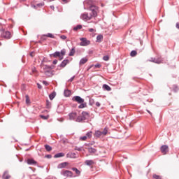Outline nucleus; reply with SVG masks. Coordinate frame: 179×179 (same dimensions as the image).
I'll return each mask as SVG.
<instances>
[{
    "instance_id": "obj_1",
    "label": "nucleus",
    "mask_w": 179,
    "mask_h": 179,
    "mask_svg": "<svg viewBox=\"0 0 179 179\" xmlns=\"http://www.w3.org/2000/svg\"><path fill=\"white\" fill-rule=\"evenodd\" d=\"M90 10L91 11L90 14L87 13L81 14L80 19L85 20V22H87V20H90L92 17H96L97 16V12H99V7L92 5L90 6Z\"/></svg>"
},
{
    "instance_id": "obj_2",
    "label": "nucleus",
    "mask_w": 179,
    "mask_h": 179,
    "mask_svg": "<svg viewBox=\"0 0 179 179\" xmlns=\"http://www.w3.org/2000/svg\"><path fill=\"white\" fill-rule=\"evenodd\" d=\"M89 118H90V113L87 111H83L81 115L77 117L76 122H85L89 121Z\"/></svg>"
},
{
    "instance_id": "obj_3",
    "label": "nucleus",
    "mask_w": 179,
    "mask_h": 179,
    "mask_svg": "<svg viewBox=\"0 0 179 179\" xmlns=\"http://www.w3.org/2000/svg\"><path fill=\"white\" fill-rule=\"evenodd\" d=\"M65 54H66V50L65 49H62L61 52L56 51L54 53L50 54V57H53V58H59V61H62Z\"/></svg>"
},
{
    "instance_id": "obj_4",
    "label": "nucleus",
    "mask_w": 179,
    "mask_h": 179,
    "mask_svg": "<svg viewBox=\"0 0 179 179\" xmlns=\"http://www.w3.org/2000/svg\"><path fill=\"white\" fill-rule=\"evenodd\" d=\"M43 73H45L46 76H48L50 78L54 75V73H52V66L45 65L43 66Z\"/></svg>"
},
{
    "instance_id": "obj_5",
    "label": "nucleus",
    "mask_w": 179,
    "mask_h": 179,
    "mask_svg": "<svg viewBox=\"0 0 179 179\" xmlns=\"http://www.w3.org/2000/svg\"><path fill=\"white\" fill-rule=\"evenodd\" d=\"M0 31L1 32V37L3 38H7L9 40L12 37V34H10V32L9 31H5V29H0Z\"/></svg>"
},
{
    "instance_id": "obj_6",
    "label": "nucleus",
    "mask_w": 179,
    "mask_h": 179,
    "mask_svg": "<svg viewBox=\"0 0 179 179\" xmlns=\"http://www.w3.org/2000/svg\"><path fill=\"white\" fill-rule=\"evenodd\" d=\"M61 176H63V177H71L72 178L73 176V173L72 171H69V170H62L60 172Z\"/></svg>"
},
{
    "instance_id": "obj_7",
    "label": "nucleus",
    "mask_w": 179,
    "mask_h": 179,
    "mask_svg": "<svg viewBox=\"0 0 179 179\" xmlns=\"http://www.w3.org/2000/svg\"><path fill=\"white\" fill-rule=\"evenodd\" d=\"M80 40L81 41L80 43V45H81V47H86L90 44V41L87 40L86 38H80Z\"/></svg>"
},
{
    "instance_id": "obj_8",
    "label": "nucleus",
    "mask_w": 179,
    "mask_h": 179,
    "mask_svg": "<svg viewBox=\"0 0 179 179\" xmlns=\"http://www.w3.org/2000/svg\"><path fill=\"white\" fill-rule=\"evenodd\" d=\"M73 101H76V103H78V104L85 103V99H83L82 97L79 96H75L72 99Z\"/></svg>"
},
{
    "instance_id": "obj_9",
    "label": "nucleus",
    "mask_w": 179,
    "mask_h": 179,
    "mask_svg": "<svg viewBox=\"0 0 179 179\" xmlns=\"http://www.w3.org/2000/svg\"><path fill=\"white\" fill-rule=\"evenodd\" d=\"M69 117L70 121H76V118H78V113H71L69 114Z\"/></svg>"
},
{
    "instance_id": "obj_10",
    "label": "nucleus",
    "mask_w": 179,
    "mask_h": 179,
    "mask_svg": "<svg viewBox=\"0 0 179 179\" xmlns=\"http://www.w3.org/2000/svg\"><path fill=\"white\" fill-rule=\"evenodd\" d=\"M69 64V59H64L60 65L58 66L59 68H65L66 65Z\"/></svg>"
},
{
    "instance_id": "obj_11",
    "label": "nucleus",
    "mask_w": 179,
    "mask_h": 179,
    "mask_svg": "<svg viewBox=\"0 0 179 179\" xmlns=\"http://www.w3.org/2000/svg\"><path fill=\"white\" fill-rule=\"evenodd\" d=\"M161 152L164 155H166L169 152V146L167 145H164L161 147Z\"/></svg>"
},
{
    "instance_id": "obj_12",
    "label": "nucleus",
    "mask_w": 179,
    "mask_h": 179,
    "mask_svg": "<svg viewBox=\"0 0 179 179\" xmlns=\"http://www.w3.org/2000/svg\"><path fill=\"white\" fill-rule=\"evenodd\" d=\"M87 61H89V59H87V57H83L82 58L80 62H79V65L80 66H81V65H85V64H86V62H87Z\"/></svg>"
},
{
    "instance_id": "obj_13",
    "label": "nucleus",
    "mask_w": 179,
    "mask_h": 179,
    "mask_svg": "<svg viewBox=\"0 0 179 179\" xmlns=\"http://www.w3.org/2000/svg\"><path fill=\"white\" fill-rule=\"evenodd\" d=\"M150 62H154L155 64H162V59L151 58Z\"/></svg>"
},
{
    "instance_id": "obj_14",
    "label": "nucleus",
    "mask_w": 179,
    "mask_h": 179,
    "mask_svg": "<svg viewBox=\"0 0 179 179\" xmlns=\"http://www.w3.org/2000/svg\"><path fill=\"white\" fill-rule=\"evenodd\" d=\"M76 154L75 152H69L66 154V157L69 159H75Z\"/></svg>"
},
{
    "instance_id": "obj_15",
    "label": "nucleus",
    "mask_w": 179,
    "mask_h": 179,
    "mask_svg": "<svg viewBox=\"0 0 179 179\" xmlns=\"http://www.w3.org/2000/svg\"><path fill=\"white\" fill-rule=\"evenodd\" d=\"M2 178L3 179H10V176L9 175V172L8 171H6L3 176H2Z\"/></svg>"
},
{
    "instance_id": "obj_16",
    "label": "nucleus",
    "mask_w": 179,
    "mask_h": 179,
    "mask_svg": "<svg viewBox=\"0 0 179 179\" xmlns=\"http://www.w3.org/2000/svg\"><path fill=\"white\" fill-rule=\"evenodd\" d=\"M64 156H65V153L64 152H59L56 155H54V158L55 159H58L59 157H64Z\"/></svg>"
},
{
    "instance_id": "obj_17",
    "label": "nucleus",
    "mask_w": 179,
    "mask_h": 179,
    "mask_svg": "<svg viewBox=\"0 0 179 179\" xmlns=\"http://www.w3.org/2000/svg\"><path fill=\"white\" fill-rule=\"evenodd\" d=\"M68 165V162H63L59 164L57 166V169H65V167Z\"/></svg>"
},
{
    "instance_id": "obj_18",
    "label": "nucleus",
    "mask_w": 179,
    "mask_h": 179,
    "mask_svg": "<svg viewBox=\"0 0 179 179\" xmlns=\"http://www.w3.org/2000/svg\"><path fill=\"white\" fill-rule=\"evenodd\" d=\"M27 164H30V165L37 164V162H36L33 159H27Z\"/></svg>"
},
{
    "instance_id": "obj_19",
    "label": "nucleus",
    "mask_w": 179,
    "mask_h": 179,
    "mask_svg": "<svg viewBox=\"0 0 179 179\" xmlns=\"http://www.w3.org/2000/svg\"><path fill=\"white\" fill-rule=\"evenodd\" d=\"M64 94L65 97H69L71 94V92L69 90H65L64 92Z\"/></svg>"
},
{
    "instance_id": "obj_20",
    "label": "nucleus",
    "mask_w": 179,
    "mask_h": 179,
    "mask_svg": "<svg viewBox=\"0 0 179 179\" xmlns=\"http://www.w3.org/2000/svg\"><path fill=\"white\" fill-rule=\"evenodd\" d=\"M103 134L101 133V131L100 130H96L95 131V133H94V136L96 138H100V136H101Z\"/></svg>"
},
{
    "instance_id": "obj_21",
    "label": "nucleus",
    "mask_w": 179,
    "mask_h": 179,
    "mask_svg": "<svg viewBox=\"0 0 179 179\" xmlns=\"http://www.w3.org/2000/svg\"><path fill=\"white\" fill-rule=\"evenodd\" d=\"M88 152L91 155H94V153H96V152H97V150H96V148H88Z\"/></svg>"
},
{
    "instance_id": "obj_22",
    "label": "nucleus",
    "mask_w": 179,
    "mask_h": 179,
    "mask_svg": "<svg viewBox=\"0 0 179 179\" xmlns=\"http://www.w3.org/2000/svg\"><path fill=\"white\" fill-rule=\"evenodd\" d=\"M85 163L87 166H93V164H94V160H86Z\"/></svg>"
},
{
    "instance_id": "obj_23",
    "label": "nucleus",
    "mask_w": 179,
    "mask_h": 179,
    "mask_svg": "<svg viewBox=\"0 0 179 179\" xmlns=\"http://www.w3.org/2000/svg\"><path fill=\"white\" fill-rule=\"evenodd\" d=\"M71 170H72V171H75V172H76V174L78 176H80V171H79V170L78 169V168L73 167V168H71Z\"/></svg>"
},
{
    "instance_id": "obj_24",
    "label": "nucleus",
    "mask_w": 179,
    "mask_h": 179,
    "mask_svg": "<svg viewBox=\"0 0 179 179\" xmlns=\"http://www.w3.org/2000/svg\"><path fill=\"white\" fill-rule=\"evenodd\" d=\"M103 89H104L105 90H107V92H110L111 90V87L107 84H104L103 85Z\"/></svg>"
},
{
    "instance_id": "obj_25",
    "label": "nucleus",
    "mask_w": 179,
    "mask_h": 179,
    "mask_svg": "<svg viewBox=\"0 0 179 179\" xmlns=\"http://www.w3.org/2000/svg\"><path fill=\"white\" fill-rule=\"evenodd\" d=\"M103 41V35L100 34L96 36V43H101Z\"/></svg>"
},
{
    "instance_id": "obj_26",
    "label": "nucleus",
    "mask_w": 179,
    "mask_h": 179,
    "mask_svg": "<svg viewBox=\"0 0 179 179\" xmlns=\"http://www.w3.org/2000/svg\"><path fill=\"white\" fill-rule=\"evenodd\" d=\"M75 52H76V50H75V48H73L69 54V57H73L75 55Z\"/></svg>"
},
{
    "instance_id": "obj_27",
    "label": "nucleus",
    "mask_w": 179,
    "mask_h": 179,
    "mask_svg": "<svg viewBox=\"0 0 179 179\" xmlns=\"http://www.w3.org/2000/svg\"><path fill=\"white\" fill-rule=\"evenodd\" d=\"M45 149H46L47 152H51L52 150V147L48 144L45 145Z\"/></svg>"
},
{
    "instance_id": "obj_28",
    "label": "nucleus",
    "mask_w": 179,
    "mask_h": 179,
    "mask_svg": "<svg viewBox=\"0 0 179 179\" xmlns=\"http://www.w3.org/2000/svg\"><path fill=\"white\" fill-rule=\"evenodd\" d=\"M55 96H57V94L55 92H52L50 95H49V99L50 100H54V99L55 98Z\"/></svg>"
},
{
    "instance_id": "obj_29",
    "label": "nucleus",
    "mask_w": 179,
    "mask_h": 179,
    "mask_svg": "<svg viewBox=\"0 0 179 179\" xmlns=\"http://www.w3.org/2000/svg\"><path fill=\"white\" fill-rule=\"evenodd\" d=\"M43 37H49L50 38H55V36L51 33L43 35Z\"/></svg>"
},
{
    "instance_id": "obj_30",
    "label": "nucleus",
    "mask_w": 179,
    "mask_h": 179,
    "mask_svg": "<svg viewBox=\"0 0 179 179\" xmlns=\"http://www.w3.org/2000/svg\"><path fill=\"white\" fill-rule=\"evenodd\" d=\"M80 29H82V25L78 24L73 28V30H74V31H76L78 30H80Z\"/></svg>"
},
{
    "instance_id": "obj_31",
    "label": "nucleus",
    "mask_w": 179,
    "mask_h": 179,
    "mask_svg": "<svg viewBox=\"0 0 179 179\" xmlns=\"http://www.w3.org/2000/svg\"><path fill=\"white\" fill-rule=\"evenodd\" d=\"M80 105L78 106V108H85L87 107V103L83 102L82 103H80Z\"/></svg>"
},
{
    "instance_id": "obj_32",
    "label": "nucleus",
    "mask_w": 179,
    "mask_h": 179,
    "mask_svg": "<svg viewBox=\"0 0 179 179\" xmlns=\"http://www.w3.org/2000/svg\"><path fill=\"white\" fill-rule=\"evenodd\" d=\"M108 133V130L107 129V128H105V129L101 131V134H102L103 136H106V135H107Z\"/></svg>"
},
{
    "instance_id": "obj_33",
    "label": "nucleus",
    "mask_w": 179,
    "mask_h": 179,
    "mask_svg": "<svg viewBox=\"0 0 179 179\" xmlns=\"http://www.w3.org/2000/svg\"><path fill=\"white\" fill-rule=\"evenodd\" d=\"M41 118H42V120H48V118H50V115H40Z\"/></svg>"
},
{
    "instance_id": "obj_34",
    "label": "nucleus",
    "mask_w": 179,
    "mask_h": 179,
    "mask_svg": "<svg viewBox=\"0 0 179 179\" xmlns=\"http://www.w3.org/2000/svg\"><path fill=\"white\" fill-rule=\"evenodd\" d=\"M92 134H93L92 131H88V132L86 134L87 138H89V139H90V138H92Z\"/></svg>"
},
{
    "instance_id": "obj_35",
    "label": "nucleus",
    "mask_w": 179,
    "mask_h": 179,
    "mask_svg": "<svg viewBox=\"0 0 179 179\" xmlns=\"http://www.w3.org/2000/svg\"><path fill=\"white\" fill-rule=\"evenodd\" d=\"M136 54H138V52L136 50H132L130 53L131 57H136Z\"/></svg>"
},
{
    "instance_id": "obj_36",
    "label": "nucleus",
    "mask_w": 179,
    "mask_h": 179,
    "mask_svg": "<svg viewBox=\"0 0 179 179\" xmlns=\"http://www.w3.org/2000/svg\"><path fill=\"white\" fill-rule=\"evenodd\" d=\"M46 108H51V102L48 100L46 101Z\"/></svg>"
},
{
    "instance_id": "obj_37",
    "label": "nucleus",
    "mask_w": 179,
    "mask_h": 179,
    "mask_svg": "<svg viewBox=\"0 0 179 179\" xmlns=\"http://www.w3.org/2000/svg\"><path fill=\"white\" fill-rule=\"evenodd\" d=\"M89 104H90V106H93V104H94V99H90V100H89Z\"/></svg>"
},
{
    "instance_id": "obj_38",
    "label": "nucleus",
    "mask_w": 179,
    "mask_h": 179,
    "mask_svg": "<svg viewBox=\"0 0 179 179\" xmlns=\"http://www.w3.org/2000/svg\"><path fill=\"white\" fill-rule=\"evenodd\" d=\"M83 147H76L75 150H78V152H82Z\"/></svg>"
},
{
    "instance_id": "obj_39",
    "label": "nucleus",
    "mask_w": 179,
    "mask_h": 179,
    "mask_svg": "<svg viewBox=\"0 0 179 179\" xmlns=\"http://www.w3.org/2000/svg\"><path fill=\"white\" fill-rule=\"evenodd\" d=\"M153 178H155V179H162V177L159 175H153Z\"/></svg>"
},
{
    "instance_id": "obj_40",
    "label": "nucleus",
    "mask_w": 179,
    "mask_h": 179,
    "mask_svg": "<svg viewBox=\"0 0 179 179\" xmlns=\"http://www.w3.org/2000/svg\"><path fill=\"white\" fill-rule=\"evenodd\" d=\"M103 61H108L110 59V57L107 55L103 57Z\"/></svg>"
},
{
    "instance_id": "obj_41",
    "label": "nucleus",
    "mask_w": 179,
    "mask_h": 179,
    "mask_svg": "<svg viewBox=\"0 0 179 179\" xmlns=\"http://www.w3.org/2000/svg\"><path fill=\"white\" fill-rule=\"evenodd\" d=\"M26 103L27 104H29L30 99H29V95H26Z\"/></svg>"
},
{
    "instance_id": "obj_42",
    "label": "nucleus",
    "mask_w": 179,
    "mask_h": 179,
    "mask_svg": "<svg viewBox=\"0 0 179 179\" xmlns=\"http://www.w3.org/2000/svg\"><path fill=\"white\" fill-rule=\"evenodd\" d=\"M80 141H86V139H87V136H84L80 138Z\"/></svg>"
},
{
    "instance_id": "obj_43",
    "label": "nucleus",
    "mask_w": 179,
    "mask_h": 179,
    "mask_svg": "<svg viewBox=\"0 0 179 179\" xmlns=\"http://www.w3.org/2000/svg\"><path fill=\"white\" fill-rule=\"evenodd\" d=\"M173 92H178V87H177V85H174Z\"/></svg>"
},
{
    "instance_id": "obj_44",
    "label": "nucleus",
    "mask_w": 179,
    "mask_h": 179,
    "mask_svg": "<svg viewBox=\"0 0 179 179\" xmlns=\"http://www.w3.org/2000/svg\"><path fill=\"white\" fill-rule=\"evenodd\" d=\"M60 38H62V40H66V36H65V35H62V36H60Z\"/></svg>"
},
{
    "instance_id": "obj_45",
    "label": "nucleus",
    "mask_w": 179,
    "mask_h": 179,
    "mask_svg": "<svg viewBox=\"0 0 179 179\" xmlns=\"http://www.w3.org/2000/svg\"><path fill=\"white\" fill-rule=\"evenodd\" d=\"M31 72H32V73H36V72H37V70L34 67H33L31 69Z\"/></svg>"
},
{
    "instance_id": "obj_46",
    "label": "nucleus",
    "mask_w": 179,
    "mask_h": 179,
    "mask_svg": "<svg viewBox=\"0 0 179 179\" xmlns=\"http://www.w3.org/2000/svg\"><path fill=\"white\" fill-rule=\"evenodd\" d=\"M95 68H101V64H96L94 65Z\"/></svg>"
},
{
    "instance_id": "obj_47",
    "label": "nucleus",
    "mask_w": 179,
    "mask_h": 179,
    "mask_svg": "<svg viewBox=\"0 0 179 179\" xmlns=\"http://www.w3.org/2000/svg\"><path fill=\"white\" fill-rule=\"evenodd\" d=\"M73 79H75V76H73V77H71V78L69 80V82H73Z\"/></svg>"
},
{
    "instance_id": "obj_48",
    "label": "nucleus",
    "mask_w": 179,
    "mask_h": 179,
    "mask_svg": "<svg viewBox=\"0 0 179 179\" xmlns=\"http://www.w3.org/2000/svg\"><path fill=\"white\" fill-rule=\"evenodd\" d=\"M52 64H53L54 65H57V64H58V60L55 59V60L52 62Z\"/></svg>"
},
{
    "instance_id": "obj_49",
    "label": "nucleus",
    "mask_w": 179,
    "mask_h": 179,
    "mask_svg": "<svg viewBox=\"0 0 179 179\" xmlns=\"http://www.w3.org/2000/svg\"><path fill=\"white\" fill-rule=\"evenodd\" d=\"M88 31H89L90 33H93V31H96L94 30V29H92V28L89 29Z\"/></svg>"
},
{
    "instance_id": "obj_50",
    "label": "nucleus",
    "mask_w": 179,
    "mask_h": 179,
    "mask_svg": "<svg viewBox=\"0 0 179 179\" xmlns=\"http://www.w3.org/2000/svg\"><path fill=\"white\" fill-rule=\"evenodd\" d=\"M37 6H44V3H39L37 4Z\"/></svg>"
},
{
    "instance_id": "obj_51",
    "label": "nucleus",
    "mask_w": 179,
    "mask_h": 179,
    "mask_svg": "<svg viewBox=\"0 0 179 179\" xmlns=\"http://www.w3.org/2000/svg\"><path fill=\"white\" fill-rule=\"evenodd\" d=\"M43 84L45 85V86H48V83L47 81H43Z\"/></svg>"
},
{
    "instance_id": "obj_52",
    "label": "nucleus",
    "mask_w": 179,
    "mask_h": 179,
    "mask_svg": "<svg viewBox=\"0 0 179 179\" xmlns=\"http://www.w3.org/2000/svg\"><path fill=\"white\" fill-rule=\"evenodd\" d=\"M45 157H47L48 159H51V157H52V156L51 155H45Z\"/></svg>"
},
{
    "instance_id": "obj_53",
    "label": "nucleus",
    "mask_w": 179,
    "mask_h": 179,
    "mask_svg": "<svg viewBox=\"0 0 179 179\" xmlns=\"http://www.w3.org/2000/svg\"><path fill=\"white\" fill-rule=\"evenodd\" d=\"M37 86H38V89H42L43 88L41 85H40L39 83L37 84Z\"/></svg>"
},
{
    "instance_id": "obj_54",
    "label": "nucleus",
    "mask_w": 179,
    "mask_h": 179,
    "mask_svg": "<svg viewBox=\"0 0 179 179\" xmlns=\"http://www.w3.org/2000/svg\"><path fill=\"white\" fill-rule=\"evenodd\" d=\"M96 107H100L101 104L100 102H96Z\"/></svg>"
},
{
    "instance_id": "obj_55",
    "label": "nucleus",
    "mask_w": 179,
    "mask_h": 179,
    "mask_svg": "<svg viewBox=\"0 0 179 179\" xmlns=\"http://www.w3.org/2000/svg\"><path fill=\"white\" fill-rule=\"evenodd\" d=\"M176 29H179V22H177V23H176Z\"/></svg>"
},
{
    "instance_id": "obj_56",
    "label": "nucleus",
    "mask_w": 179,
    "mask_h": 179,
    "mask_svg": "<svg viewBox=\"0 0 179 179\" xmlns=\"http://www.w3.org/2000/svg\"><path fill=\"white\" fill-rule=\"evenodd\" d=\"M55 8L54 7V6H50V9H52V10H54Z\"/></svg>"
},
{
    "instance_id": "obj_57",
    "label": "nucleus",
    "mask_w": 179,
    "mask_h": 179,
    "mask_svg": "<svg viewBox=\"0 0 179 179\" xmlns=\"http://www.w3.org/2000/svg\"><path fill=\"white\" fill-rule=\"evenodd\" d=\"M34 52H31V53H30V55H31V57H34Z\"/></svg>"
},
{
    "instance_id": "obj_58",
    "label": "nucleus",
    "mask_w": 179,
    "mask_h": 179,
    "mask_svg": "<svg viewBox=\"0 0 179 179\" xmlns=\"http://www.w3.org/2000/svg\"><path fill=\"white\" fill-rule=\"evenodd\" d=\"M147 111L148 113H149V114H152V113H150L149 110H147Z\"/></svg>"
},
{
    "instance_id": "obj_59",
    "label": "nucleus",
    "mask_w": 179,
    "mask_h": 179,
    "mask_svg": "<svg viewBox=\"0 0 179 179\" xmlns=\"http://www.w3.org/2000/svg\"><path fill=\"white\" fill-rule=\"evenodd\" d=\"M63 1V2H67V1L66 0H62Z\"/></svg>"
},
{
    "instance_id": "obj_60",
    "label": "nucleus",
    "mask_w": 179,
    "mask_h": 179,
    "mask_svg": "<svg viewBox=\"0 0 179 179\" xmlns=\"http://www.w3.org/2000/svg\"><path fill=\"white\" fill-rule=\"evenodd\" d=\"M34 8H36V6H33Z\"/></svg>"
},
{
    "instance_id": "obj_61",
    "label": "nucleus",
    "mask_w": 179,
    "mask_h": 179,
    "mask_svg": "<svg viewBox=\"0 0 179 179\" xmlns=\"http://www.w3.org/2000/svg\"><path fill=\"white\" fill-rule=\"evenodd\" d=\"M23 1H26V0H23Z\"/></svg>"
}]
</instances>
